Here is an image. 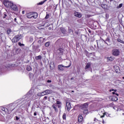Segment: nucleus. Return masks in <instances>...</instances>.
I'll list each match as a JSON object with an SVG mask.
<instances>
[{
  "instance_id": "e2e57ef3",
  "label": "nucleus",
  "mask_w": 124,
  "mask_h": 124,
  "mask_svg": "<svg viewBox=\"0 0 124 124\" xmlns=\"http://www.w3.org/2000/svg\"><path fill=\"white\" fill-rule=\"evenodd\" d=\"M122 78H123V79H124V77H123Z\"/></svg>"
},
{
  "instance_id": "052dcab7",
  "label": "nucleus",
  "mask_w": 124,
  "mask_h": 124,
  "mask_svg": "<svg viewBox=\"0 0 124 124\" xmlns=\"http://www.w3.org/2000/svg\"><path fill=\"white\" fill-rule=\"evenodd\" d=\"M103 124H104V120H103V122H102Z\"/></svg>"
},
{
  "instance_id": "b1692460",
  "label": "nucleus",
  "mask_w": 124,
  "mask_h": 124,
  "mask_svg": "<svg viewBox=\"0 0 124 124\" xmlns=\"http://www.w3.org/2000/svg\"><path fill=\"white\" fill-rule=\"evenodd\" d=\"M26 69L28 70V71H31V67L30 65H28L27 66Z\"/></svg>"
},
{
  "instance_id": "e433bc0d",
  "label": "nucleus",
  "mask_w": 124,
  "mask_h": 124,
  "mask_svg": "<svg viewBox=\"0 0 124 124\" xmlns=\"http://www.w3.org/2000/svg\"><path fill=\"white\" fill-rule=\"evenodd\" d=\"M109 107H114V103H111L108 105Z\"/></svg>"
},
{
  "instance_id": "0eeeda50",
  "label": "nucleus",
  "mask_w": 124,
  "mask_h": 124,
  "mask_svg": "<svg viewBox=\"0 0 124 124\" xmlns=\"http://www.w3.org/2000/svg\"><path fill=\"white\" fill-rule=\"evenodd\" d=\"M74 15L75 16V17H78V18H81V17H82V15L81 13L77 12H75Z\"/></svg>"
},
{
  "instance_id": "5fc2aeb1",
  "label": "nucleus",
  "mask_w": 124,
  "mask_h": 124,
  "mask_svg": "<svg viewBox=\"0 0 124 124\" xmlns=\"http://www.w3.org/2000/svg\"><path fill=\"white\" fill-rule=\"evenodd\" d=\"M22 13V14H25V11H23Z\"/></svg>"
},
{
  "instance_id": "0e129e2a",
  "label": "nucleus",
  "mask_w": 124,
  "mask_h": 124,
  "mask_svg": "<svg viewBox=\"0 0 124 124\" xmlns=\"http://www.w3.org/2000/svg\"><path fill=\"white\" fill-rule=\"evenodd\" d=\"M94 47H95V48L96 47L95 45H94Z\"/></svg>"
},
{
  "instance_id": "f704fd0d",
  "label": "nucleus",
  "mask_w": 124,
  "mask_h": 124,
  "mask_svg": "<svg viewBox=\"0 0 124 124\" xmlns=\"http://www.w3.org/2000/svg\"><path fill=\"white\" fill-rule=\"evenodd\" d=\"M52 107H53V109H54L55 111H56V112H58V110H57V108L56 107L55 105H53Z\"/></svg>"
},
{
  "instance_id": "6e6552de",
  "label": "nucleus",
  "mask_w": 124,
  "mask_h": 124,
  "mask_svg": "<svg viewBox=\"0 0 124 124\" xmlns=\"http://www.w3.org/2000/svg\"><path fill=\"white\" fill-rule=\"evenodd\" d=\"M57 54H60V55H62L63 53V49L62 48H59L57 50Z\"/></svg>"
},
{
  "instance_id": "603ef678",
  "label": "nucleus",
  "mask_w": 124,
  "mask_h": 124,
  "mask_svg": "<svg viewBox=\"0 0 124 124\" xmlns=\"http://www.w3.org/2000/svg\"><path fill=\"white\" fill-rule=\"evenodd\" d=\"M57 106L59 108H61V105H58Z\"/></svg>"
},
{
  "instance_id": "69168bd1",
  "label": "nucleus",
  "mask_w": 124,
  "mask_h": 124,
  "mask_svg": "<svg viewBox=\"0 0 124 124\" xmlns=\"http://www.w3.org/2000/svg\"><path fill=\"white\" fill-rule=\"evenodd\" d=\"M108 117H110V114H108Z\"/></svg>"
},
{
  "instance_id": "2eb2a0df",
  "label": "nucleus",
  "mask_w": 124,
  "mask_h": 124,
  "mask_svg": "<svg viewBox=\"0 0 124 124\" xmlns=\"http://www.w3.org/2000/svg\"><path fill=\"white\" fill-rule=\"evenodd\" d=\"M62 32L63 33V34H65L66 32V30H65V29L63 28H61L60 29Z\"/></svg>"
},
{
  "instance_id": "13d9d810",
  "label": "nucleus",
  "mask_w": 124,
  "mask_h": 124,
  "mask_svg": "<svg viewBox=\"0 0 124 124\" xmlns=\"http://www.w3.org/2000/svg\"><path fill=\"white\" fill-rule=\"evenodd\" d=\"M109 1L111 2V1H114V0H109Z\"/></svg>"
},
{
  "instance_id": "c85d7f7f",
  "label": "nucleus",
  "mask_w": 124,
  "mask_h": 124,
  "mask_svg": "<svg viewBox=\"0 0 124 124\" xmlns=\"http://www.w3.org/2000/svg\"><path fill=\"white\" fill-rule=\"evenodd\" d=\"M12 31L11 30V29H8L7 31V34H10V33Z\"/></svg>"
},
{
  "instance_id": "1a4fd4ad",
  "label": "nucleus",
  "mask_w": 124,
  "mask_h": 124,
  "mask_svg": "<svg viewBox=\"0 0 124 124\" xmlns=\"http://www.w3.org/2000/svg\"><path fill=\"white\" fill-rule=\"evenodd\" d=\"M21 51H22V49H21V48H16V49H15L16 55H18V54H20V53H21Z\"/></svg>"
},
{
  "instance_id": "a19ab883",
  "label": "nucleus",
  "mask_w": 124,
  "mask_h": 124,
  "mask_svg": "<svg viewBox=\"0 0 124 124\" xmlns=\"http://www.w3.org/2000/svg\"><path fill=\"white\" fill-rule=\"evenodd\" d=\"M103 115L101 116V118H104V116H105V115H106V113H105V112H103Z\"/></svg>"
},
{
  "instance_id": "20e7f679",
  "label": "nucleus",
  "mask_w": 124,
  "mask_h": 124,
  "mask_svg": "<svg viewBox=\"0 0 124 124\" xmlns=\"http://www.w3.org/2000/svg\"><path fill=\"white\" fill-rule=\"evenodd\" d=\"M4 4L6 7H10L11 8L12 7V6L13 5V3L11 2H9L8 1H7L4 0Z\"/></svg>"
},
{
  "instance_id": "c9c22d12",
  "label": "nucleus",
  "mask_w": 124,
  "mask_h": 124,
  "mask_svg": "<svg viewBox=\"0 0 124 124\" xmlns=\"http://www.w3.org/2000/svg\"><path fill=\"white\" fill-rule=\"evenodd\" d=\"M121 7H123V3L120 4L117 7V8H121Z\"/></svg>"
},
{
  "instance_id": "a211bd4d",
  "label": "nucleus",
  "mask_w": 124,
  "mask_h": 124,
  "mask_svg": "<svg viewBox=\"0 0 124 124\" xmlns=\"http://www.w3.org/2000/svg\"><path fill=\"white\" fill-rule=\"evenodd\" d=\"M11 8H12V9H13V10H16L17 9V6L14 5V4H13V5Z\"/></svg>"
},
{
  "instance_id": "bf43d9fd",
  "label": "nucleus",
  "mask_w": 124,
  "mask_h": 124,
  "mask_svg": "<svg viewBox=\"0 0 124 124\" xmlns=\"http://www.w3.org/2000/svg\"><path fill=\"white\" fill-rule=\"evenodd\" d=\"M71 80H74V78H71Z\"/></svg>"
},
{
  "instance_id": "f8f14e48",
  "label": "nucleus",
  "mask_w": 124,
  "mask_h": 124,
  "mask_svg": "<svg viewBox=\"0 0 124 124\" xmlns=\"http://www.w3.org/2000/svg\"><path fill=\"white\" fill-rule=\"evenodd\" d=\"M66 105L67 110L69 111V110H70V107H71V106L70 105V103L67 102L66 103Z\"/></svg>"
},
{
  "instance_id": "2f4dec72",
  "label": "nucleus",
  "mask_w": 124,
  "mask_h": 124,
  "mask_svg": "<svg viewBox=\"0 0 124 124\" xmlns=\"http://www.w3.org/2000/svg\"><path fill=\"white\" fill-rule=\"evenodd\" d=\"M50 45V42H46L45 45V46H46V47H49V46Z\"/></svg>"
},
{
  "instance_id": "4468645a",
  "label": "nucleus",
  "mask_w": 124,
  "mask_h": 124,
  "mask_svg": "<svg viewBox=\"0 0 124 124\" xmlns=\"http://www.w3.org/2000/svg\"><path fill=\"white\" fill-rule=\"evenodd\" d=\"M45 93L46 94H50V93H52V91L50 90H46L45 91Z\"/></svg>"
},
{
  "instance_id": "f257e3e1",
  "label": "nucleus",
  "mask_w": 124,
  "mask_h": 124,
  "mask_svg": "<svg viewBox=\"0 0 124 124\" xmlns=\"http://www.w3.org/2000/svg\"><path fill=\"white\" fill-rule=\"evenodd\" d=\"M34 95V90H31L30 91L24 96L23 98H22V102L23 103H26L27 101H29L32 96Z\"/></svg>"
},
{
  "instance_id": "680f3d73",
  "label": "nucleus",
  "mask_w": 124,
  "mask_h": 124,
  "mask_svg": "<svg viewBox=\"0 0 124 124\" xmlns=\"http://www.w3.org/2000/svg\"><path fill=\"white\" fill-rule=\"evenodd\" d=\"M104 42H105V43H107L105 41H104Z\"/></svg>"
},
{
  "instance_id": "3c124183",
  "label": "nucleus",
  "mask_w": 124,
  "mask_h": 124,
  "mask_svg": "<svg viewBox=\"0 0 124 124\" xmlns=\"http://www.w3.org/2000/svg\"><path fill=\"white\" fill-rule=\"evenodd\" d=\"M47 98H48V97L46 96L44 97V99H47Z\"/></svg>"
},
{
  "instance_id": "6ab92c4d",
  "label": "nucleus",
  "mask_w": 124,
  "mask_h": 124,
  "mask_svg": "<svg viewBox=\"0 0 124 124\" xmlns=\"http://www.w3.org/2000/svg\"><path fill=\"white\" fill-rule=\"evenodd\" d=\"M35 14L36 15V16H28V18H34V19H36V18H37V13H35Z\"/></svg>"
},
{
  "instance_id": "774afa93",
  "label": "nucleus",
  "mask_w": 124,
  "mask_h": 124,
  "mask_svg": "<svg viewBox=\"0 0 124 124\" xmlns=\"http://www.w3.org/2000/svg\"><path fill=\"white\" fill-rule=\"evenodd\" d=\"M123 115H124V113H123Z\"/></svg>"
},
{
  "instance_id": "8fccbe9b",
  "label": "nucleus",
  "mask_w": 124,
  "mask_h": 124,
  "mask_svg": "<svg viewBox=\"0 0 124 124\" xmlns=\"http://www.w3.org/2000/svg\"><path fill=\"white\" fill-rule=\"evenodd\" d=\"M68 0V1H70V2H71V3H73V2L72 1V0Z\"/></svg>"
},
{
  "instance_id": "37998d69",
  "label": "nucleus",
  "mask_w": 124,
  "mask_h": 124,
  "mask_svg": "<svg viewBox=\"0 0 124 124\" xmlns=\"http://www.w3.org/2000/svg\"><path fill=\"white\" fill-rule=\"evenodd\" d=\"M42 95L43 96V95H46V94L45 93V91H44L42 93Z\"/></svg>"
},
{
  "instance_id": "f03ea898",
  "label": "nucleus",
  "mask_w": 124,
  "mask_h": 124,
  "mask_svg": "<svg viewBox=\"0 0 124 124\" xmlns=\"http://www.w3.org/2000/svg\"><path fill=\"white\" fill-rule=\"evenodd\" d=\"M22 38V35L18 34L16 35L12 40V41L13 43H16V42H18L20 39Z\"/></svg>"
},
{
  "instance_id": "423d86ee",
  "label": "nucleus",
  "mask_w": 124,
  "mask_h": 124,
  "mask_svg": "<svg viewBox=\"0 0 124 124\" xmlns=\"http://www.w3.org/2000/svg\"><path fill=\"white\" fill-rule=\"evenodd\" d=\"M89 107V104H88V103H85L83 105H82L80 107L81 109L82 110H86L88 109V107Z\"/></svg>"
},
{
  "instance_id": "39448f33",
  "label": "nucleus",
  "mask_w": 124,
  "mask_h": 124,
  "mask_svg": "<svg viewBox=\"0 0 124 124\" xmlns=\"http://www.w3.org/2000/svg\"><path fill=\"white\" fill-rule=\"evenodd\" d=\"M70 66H63L62 64H61V65H59L58 66V70H59L60 71H63L64 70V68H65V67L66 68H68V67H69Z\"/></svg>"
},
{
  "instance_id": "09e8293b",
  "label": "nucleus",
  "mask_w": 124,
  "mask_h": 124,
  "mask_svg": "<svg viewBox=\"0 0 124 124\" xmlns=\"http://www.w3.org/2000/svg\"><path fill=\"white\" fill-rule=\"evenodd\" d=\"M17 18H15V19H14V21L15 22H16V23H17Z\"/></svg>"
},
{
  "instance_id": "58836bf2",
  "label": "nucleus",
  "mask_w": 124,
  "mask_h": 124,
  "mask_svg": "<svg viewBox=\"0 0 124 124\" xmlns=\"http://www.w3.org/2000/svg\"><path fill=\"white\" fill-rule=\"evenodd\" d=\"M109 18V15L108 14H106V19H108Z\"/></svg>"
},
{
  "instance_id": "aec40b11",
  "label": "nucleus",
  "mask_w": 124,
  "mask_h": 124,
  "mask_svg": "<svg viewBox=\"0 0 124 124\" xmlns=\"http://www.w3.org/2000/svg\"><path fill=\"white\" fill-rule=\"evenodd\" d=\"M49 66H50V69H51V70H53V69H54V63H51L50 64Z\"/></svg>"
},
{
  "instance_id": "72a5a7b5",
  "label": "nucleus",
  "mask_w": 124,
  "mask_h": 124,
  "mask_svg": "<svg viewBox=\"0 0 124 124\" xmlns=\"http://www.w3.org/2000/svg\"><path fill=\"white\" fill-rule=\"evenodd\" d=\"M18 45L19 46H20V47H22V46H25V44H22V43H21V42H18Z\"/></svg>"
},
{
  "instance_id": "49530a36",
  "label": "nucleus",
  "mask_w": 124,
  "mask_h": 124,
  "mask_svg": "<svg viewBox=\"0 0 124 124\" xmlns=\"http://www.w3.org/2000/svg\"><path fill=\"white\" fill-rule=\"evenodd\" d=\"M20 119V118L18 117V116H16V121H18Z\"/></svg>"
},
{
  "instance_id": "338daca9",
  "label": "nucleus",
  "mask_w": 124,
  "mask_h": 124,
  "mask_svg": "<svg viewBox=\"0 0 124 124\" xmlns=\"http://www.w3.org/2000/svg\"><path fill=\"white\" fill-rule=\"evenodd\" d=\"M72 93L74 92V91H72Z\"/></svg>"
},
{
  "instance_id": "ddd939ff",
  "label": "nucleus",
  "mask_w": 124,
  "mask_h": 124,
  "mask_svg": "<svg viewBox=\"0 0 124 124\" xmlns=\"http://www.w3.org/2000/svg\"><path fill=\"white\" fill-rule=\"evenodd\" d=\"M68 33H70V34H73V30H72V29L70 28V27H68Z\"/></svg>"
},
{
  "instance_id": "dca6fc26",
  "label": "nucleus",
  "mask_w": 124,
  "mask_h": 124,
  "mask_svg": "<svg viewBox=\"0 0 124 124\" xmlns=\"http://www.w3.org/2000/svg\"><path fill=\"white\" fill-rule=\"evenodd\" d=\"M111 100L112 101H118V97L113 96L111 98Z\"/></svg>"
},
{
  "instance_id": "f3484780",
  "label": "nucleus",
  "mask_w": 124,
  "mask_h": 124,
  "mask_svg": "<svg viewBox=\"0 0 124 124\" xmlns=\"http://www.w3.org/2000/svg\"><path fill=\"white\" fill-rule=\"evenodd\" d=\"M90 67H91V63H87L85 67V69H88Z\"/></svg>"
},
{
  "instance_id": "4c0bfd02",
  "label": "nucleus",
  "mask_w": 124,
  "mask_h": 124,
  "mask_svg": "<svg viewBox=\"0 0 124 124\" xmlns=\"http://www.w3.org/2000/svg\"><path fill=\"white\" fill-rule=\"evenodd\" d=\"M101 7H102V8H103L104 9H105V8H106L105 6H106V5L103 4L101 5Z\"/></svg>"
},
{
  "instance_id": "393cba45",
  "label": "nucleus",
  "mask_w": 124,
  "mask_h": 124,
  "mask_svg": "<svg viewBox=\"0 0 124 124\" xmlns=\"http://www.w3.org/2000/svg\"><path fill=\"white\" fill-rule=\"evenodd\" d=\"M29 77L30 78V79H33V74L31 73H29Z\"/></svg>"
},
{
  "instance_id": "412c9836",
  "label": "nucleus",
  "mask_w": 124,
  "mask_h": 124,
  "mask_svg": "<svg viewBox=\"0 0 124 124\" xmlns=\"http://www.w3.org/2000/svg\"><path fill=\"white\" fill-rule=\"evenodd\" d=\"M42 59V56H41V55H39L38 56H36L35 57V60H36V61H38V60H41Z\"/></svg>"
},
{
  "instance_id": "6e6d98bb",
  "label": "nucleus",
  "mask_w": 124,
  "mask_h": 124,
  "mask_svg": "<svg viewBox=\"0 0 124 124\" xmlns=\"http://www.w3.org/2000/svg\"><path fill=\"white\" fill-rule=\"evenodd\" d=\"M95 121H97V119L96 118L94 119V121L95 122Z\"/></svg>"
},
{
  "instance_id": "a18cd8bd",
  "label": "nucleus",
  "mask_w": 124,
  "mask_h": 124,
  "mask_svg": "<svg viewBox=\"0 0 124 124\" xmlns=\"http://www.w3.org/2000/svg\"><path fill=\"white\" fill-rule=\"evenodd\" d=\"M57 104H58V105L62 104V102H61L59 101H57Z\"/></svg>"
},
{
  "instance_id": "4be33fe9",
  "label": "nucleus",
  "mask_w": 124,
  "mask_h": 124,
  "mask_svg": "<svg viewBox=\"0 0 124 124\" xmlns=\"http://www.w3.org/2000/svg\"><path fill=\"white\" fill-rule=\"evenodd\" d=\"M83 114L84 115H86V114L88 115V114H89V110H88V108L86 109H83Z\"/></svg>"
},
{
  "instance_id": "de8ad7c7",
  "label": "nucleus",
  "mask_w": 124,
  "mask_h": 124,
  "mask_svg": "<svg viewBox=\"0 0 124 124\" xmlns=\"http://www.w3.org/2000/svg\"><path fill=\"white\" fill-rule=\"evenodd\" d=\"M47 83H51L52 82V80H47Z\"/></svg>"
},
{
  "instance_id": "9d476101",
  "label": "nucleus",
  "mask_w": 124,
  "mask_h": 124,
  "mask_svg": "<svg viewBox=\"0 0 124 124\" xmlns=\"http://www.w3.org/2000/svg\"><path fill=\"white\" fill-rule=\"evenodd\" d=\"M3 19H6V20H8V13H4L3 15Z\"/></svg>"
},
{
  "instance_id": "bb28decb",
  "label": "nucleus",
  "mask_w": 124,
  "mask_h": 124,
  "mask_svg": "<svg viewBox=\"0 0 124 124\" xmlns=\"http://www.w3.org/2000/svg\"><path fill=\"white\" fill-rule=\"evenodd\" d=\"M1 110H2V111H4V112H7V111H8L7 108H1Z\"/></svg>"
},
{
  "instance_id": "a878e982",
  "label": "nucleus",
  "mask_w": 124,
  "mask_h": 124,
  "mask_svg": "<svg viewBox=\"0 0 124 124\" xmlns=\"http://www.w3.org/2000/svg\"><path fill=\"white\" fill-rule=\"evenodd\" d=\"M38 43H39V44L40 45L39 46H38V48H39V47H40V46H41V44L42 43V40H39L38 41Z\"/></svg>"
},
{
  "instance_id": "9b49d317",
  "label": "nucleus",
  "mask_w": 124,
  "mask_h": 124,
  "mask_svg": "<svg viewBox=\"0 0 124 124\" xmlns=\"http://www.w3.org/2000/svg\"><path fill=\"white\" fill-rule=\"evenodd\" d=\"M78 123H82V122H83V116H82V115L78 116Z\"/></svg>"
},
{
  "instance_id": "7c9ffc66",
  "label": "nucleus",
  "mask_w": 124,
  "mask_h": 124,
  "mask_svg": "<svg viewBox=\"0 0 124 124\" xmlns=\"http://www.w3.org/2000/svg\"><path fill=\"white\" fill-rule=\"evenodd\" d=\"M46 0H45L43 1L40 2L38 4H39V5H42V4H43L44 3V2H45V1H46Z\"/></svg>"
},
{
  "instance_id": "c756f323",
  "label": "nucleus",
  "mask_w": 124,
  "mask_h": 124,
  "mask_svg": "<svg viewBox=\"0 0 124 124\" xmlns=\"http://www.w3.org/2000/svg\"><path fill=\"white\" fill-rule=\"evenodd\" d=\"M63 120H66V114L63 113L62 115Z\"/></svg>"
},
{
  "instance_id": "c03bdc74",
  "label": "nucleus",
  "mask_w": 124,
  "mask_h": 124,
  "mask_svg": "<svg viewBox=\"0 0 124 124\" xmlns=\"http://www.w3.org/2000/svg\"><path fill=\"white\" fill-rule=\"evenodd\" d=\"M37 95H38V96H43L42 93H38L37 94Z\"/></svg>"
},
{
  "instance_id": "473e14b6",
  "label": "nucleus",
  "mask_w": 124,
  "mask_h": 124,
  "mask_svg": "<svg viewBox=\"0 0 124 124\" xmlns=\"http://www.w3.org/2000/svg\"><path fill=\"white\" fill-rule=\"evenodd\" d=\"M117 41H118V42H120V43H123V44L124 43V41H123V40H121V39H117Z\"/></svg>"
},
{
  "instance_id": "79ce46f5",
  "label": "nucleus",
  "mask_w": 124,
  "mask_h": 124,
  "mask_svg": "<svg viewBox=\"0 0 124 124\" xmlns=\"http://www.w3.org/2000/svg\"><path fill=\"white\" fill-rule=\"evenodd\" d=\"M106 41H108V42H110V38H109L108 37L106 40Z\"/></svg>"
},
{
  "instance_id": "cd10ccee",
  "label": "nucleus",
  "mask_w": 124,
  "mask_h": 124,
  "mask_svg": "<svg viewBox=\"0 0 124 124\" xmlns=\"http://www.w3.org/2000/svg\"><path fill=\"white\" fill-rule=\"evenodd\" d=\"M114 91V92H112V94H116V92H117V90L116 89H112V90H110L109 92Z\"/></svg>"
},
{
  "instance_id": "5701e85b",
  "label": "nucleus",
  "mask_w": 124,
  "mask_h": 124,
  "mask_svg": "<svg viewBox=\"0 0 124 124\" xmlns=\"http://www.w3.org/2000/svg\"><path fill=\"white\" fill-rule=\"evenodd\" d=\"M107 60L108 61H109V62H112V61H114V58H112V57H108Z\"/></svg>"
},
{
  "instance_id": "7ed1b4c3",
  "label": "nucleus",
  "mask_w": 124,
  "mask_h": 124,
  "mask_svg": "<svg viewBox=\"0 0 124 124\" xmlns=\"http://www.w3.org/2000/svg\"><path fill=\"white\" fill-rule=\"evenodd\" d=\"M120 49H117V48H114L112 50V54L113 56H114V57H118V56H120Z\"/></svg>"
},
{
  "instance_id": "ea45409f",
  "label": "nucleus",
  "mask_w": 124,
  "mask_h": 124,
  "mask_svg": "<svg viewBox=\"0 0 124 124\" xmlns=\"http://www.w3.org/2000/svg\"><path fill=\"white\" fill-rule=\"evenodd\" d=\"M49 14H46L45 17V19H49Z\"/></svg>"
},
{
  "instance_id": "4d7b16f0",
  "label": "nucleus",
  "mask_w": 124,
  "mask_h": 124,
  "mask_svg": "<svg viewBox=\"0 0 124 124\" xmlns=\"http://www.w3.org/2000/svg\"><path fill=\"white\" fill-rule=\"evenodd\" d=\"M116 95H117V96H119V94L115 93Z\"/></svg>"
},
{
  "instance_id": "864d4df0",
  "label": "nucleus",
  "mask_w": 124,
  "mask_h": 124,
  "mask_svg": "<svg viewBox=\"0 0 124 124\" xmlns=\"http://www.w3.org/2000/svg\"><path fill=\"white\" fill-rule=\"evenodd\" d=\"M36 115H37L36 112H34V116H36Z\"/></svg>"
}]
</instances>
